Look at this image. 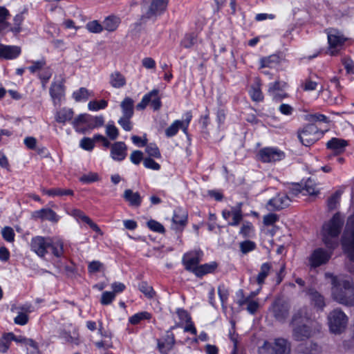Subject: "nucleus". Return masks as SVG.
Instances as JSON below:
<instances>
[{
	"label": "nucleus",
	"mask_w": 354,
	"mask_h": 354,
	"mask_svg": "<svg viewBox=\"0 0 354 354\" xmlns=\"http://www.w3.org/2000/svg\"><path fill=\"white\" fill-rule=\"evenodd\" d=\"M344 224V217L339 213L324 223L322 229V241L328 248L334 249L338 245V238Z\"/></svg>",
	"instance_id": "f257e3e1"
},
{
	"label": "nucleus",
	"mask_w": 354,
	"mask_h": 354,
	"mask_svg": "<svg viewBox=\"0 0 354 354\" xmlns=\"http://www.w3.org/2000/svg\"><path fill=\"white\" fill-rule=\"evenodd\" d=\"M332 295L338 303L347 306H354V285L351 279H338L334 277L332 280Z\"/></svg>",
	"instance_id": "f03ea898"
},
{
	"label": "nucleus",
	"mask_w": 354,
	"mask_h": 354,
	"mask_svg": "<svg viewBox=\"0 0 354 354\" xmlns=\"http://www.w3.org/2000/svg\"><path fill=\"white\" fill-rule=\"evenodd\" d=\"M304 309L299 310L294 314L291 321L293 326L292 337L296 341H304L313 335L312 328L306 323L307 318Z\"/></svg>",
	"instance_id": "7ed1b4c3"
},
{
	"label": "nucleus",
	"mask_w": 354,
	"mask_h": 354,
	"mask_svg": "<svg viewBox=\"0 0 354 354\" xmlns=\"http://www.w3.org/2000/svg\"><path fill=\"white\" fill-rule=\"evenodd\" d=\"M341 244L348 258L354 262V214L350 216L341 238Z\"/></svg>",
	"instance_id": "20e7f679"
},
{
	"label": "nucleus",
	"mask_w": 354,
	"mask_h": 354,
	"mask_svg": "<svg viewBox=\"0 0 354 354\" xmlns=\"http://www.w3.org/2000/svg\"><path fill=\"white\" fill-rule=\"evenodd\" d=\"M328 324L330 331L335 335L342 333L347 326L348 317L339 308H335L328 315Z\"/></svg>",
	"instance_id": "39448f33"
},
{
	"label": "nucleus",
	"mask_w": 354,
	"mask_h": 354,
	"mask_svg": "<svg viewBox=\"0 0 354 354\" xmlns=\"http://www.w3.org/2000/svg\"><path fill=\"white\" fill-rule=\"evenodd\" d=\"M168 0H144L145 13L140 17V24L147 19L161 15L167 8Z\"/></svg>",
	"instance_id": "423d86ee"
},
{
	"label": "nucleus",
	"mask_w": 354,
	"mask_h": 354,
	"mask_svg": "<svg viewBox=\"0 0 354 354\" xmlns=\"http://www.w3.org/2000/svg\"><path fill=\"white\" fill-rule=\"evenodd\" d=\"M323 135L324 132L319 131L318 127L314 124H308L298 131V138L300 142L306 147L313 145Z\"/></svg>",
	"instance_id": "0eeeda50"
},
{
	"label": "nucleus",
	"mask_w": 354,
	"mask_h": 354,
	"mask_svg": "<svg viewBox=\"0 0 354 354\" xmlns=\"http://www.w3.org/2000/svg\"><path fill=\"white\" fill-rule=\"evenodd\" d=\"M270 311L277 321L284 322L289 315L290 306L282 299H277L272 304Z\"/></svg>",
	"instance_id": "6e6552de"
},
{
	"label": "nucleus",
	"mask_w": 354,
	"mask_h": 354,
	"mask_svg": "<svg viewBox=\"0 0 354 354\" xmlns=\"http://www.w3.org/2000/svg\"><path fill=\"white\" fill-rule=\"evenodd\" d=\"M203 253L201 250H193L185 253L182 259V263L185 270L194 273L195 268H198L202 261Z\"/></svg>",
	"instance_id": "1a4fd4ad"
},
{
	"label": "nucleus",
	"mask_w": 354,
	"mask_h": 354,
	"mask_svg": "<svg viewBox=\"0 0 354 354\" xmlns=\"http://www.w3.org/2000/svg\"><path fill=\"white\" fill-rule=\"evenodd\" d=\"M158 93L159 91L158 89H153L145 95L141 102L136 105L137 110H144L149 103H151L153 110L157 111L160 109L162 104Z\"/></svg>",
	"instance_id": "9d476101"
},
{
	"label": "nucleus",
	"mask_w": 354,
	"mask_h": 354,
	"mask_svg": "<svg viewBox=\"0 0 354 354\" xmlns=\"http://www.w3.org/2000/svg\"><path fill=\"white\" fill-rule=\"evenodd\" d=\"M259 159L263 162H274L284 158V153L277 149L265 147L259 150Z\"/></svg>",
	"instance_id": "9b49d317"
},
{
	"label": "nucleus",
	"mask_w": 354,
	"mask_h": 354,
	"mask_svg": "<svg viewBox=\"0 0 354 354\" xmlns=\"http://www.w3.org/2000/svg\"><path fill=\"white\" fill-rule=\"evenodd\" d=\"M174 328L175 326L171 327L162 338L157 339V348L161 354H168L173 349L176 339L171 330Z\"/></svg>",
	"instance_id": "f8f14e48"
},
{
	"label": "nucleus",
	"mask_w": 354,
	"mask_h": 354,
	"mask_svg": "<svg viewBox=\"0 0 354 354\" xmlns=\"http://www.w3.org/2000/svg\"><path fill=\"white\" fill-rule=\"evenodd\" d=\"M330 258V254L324 248H317L308 257L309 264L311 268H317L326 264Z\"/></svg>",
	"instance_id": "ddd939ff"
},
{
	"label": "nucleus",
	"mask_w": 354,
	"mask_h": 354,
	"mask_svg": "<svg viewBox=\"0 0 354 354\" xmlns=\"http://www.w3.org/2000/svg\"><path fill=\"white\" fill-rule=\"evenodd\" d=\"M48 237L37 236L31 239L30 246L32 251L35 252L39 257H44L48 252L47 249L49 246Z\"/></svg>",
	"instance_id": "4468645a"
},
{
	"label": "nucleus",
	"mask_w": 354,
	"mask_h": 354,
	"mask_svg": "<svg viewBox=\"0 0 354 354\" xmlns=\"http://www.w3.org/2000/svg\"><path fill=\"white\" fill-rule=\"evenodd\" d=\"M290 199L286 194H278L275 197L270 199L267 203L268 209L279 211L289 206Z\"/></svg>",
	"instance_id": "2eb2a0df"
},
{
	"label": "nucleus",
	"mask_w": 354,
	"mask_h": 354,
	"mask_svg": "<svg viewBox=\"0 0 354 354\" xmlns=\"http://www.w3.org/2000/svg\"><path fill=\"white\" fill-rule=\"evenodd\" d=\"M188 214L187 212L181 207H177L174 211L172 222L176 225V230L182 231L187 224Z\"/></svg>",
	"instance_id": "dca6fc26"
},
{
	"label": "nucleus",
	"mask_w": 354,
	"mask_h": 354,
	"mask_svg": "<svg viewBox=\"0 0 354 354\" xmlns=\"http://www.w3.org/2000/svg\"><path fill=\"white\" fill-rule=\"evenodd\" d=\"M111 157L116 161H122L127 155V147L124 142H116L111 145Z\"/></svg>",
	"instance_id": "f3484780"
},
{
	"label": "nucleus",
	"mask_w": 354,
	"mask_h": 354,
	"mask_svg": "<svg viewBox=\"0 0 354 354\" xmlns=\"http://www.w3.org/2000/svg\"><path fill=\"white\" fill-rule=\"evenodd\" d=\"M21 53V48L17 46H7L0 44V59H13Z\"/></svg>",
	"instance_id": "a211bd4d"
},
{
	"label": "nucleus",
	"mask_w": 354,
	"mask_h": 354,
	"mask_svg": "<svg viewBox=\"0 0 354 354\" xmlns=\"http://www.w3.org/2000/svg\"><path fill=\"white\" fill-rule=\"evenodd\" d=\"M347 145L346 140L337 138H333L326 143L327 148L333 151L335 155L343 153Z\"/></svg>",
	"instance_id": "6ab92c4d"
},
{
	"label": "nucleus",
	"mask_w": 354,
	"mask_h": 354,
	"mask_svg": "<svg viewBox=\"0 0 354 354\" xmlns=\"http://www.w3.org/2000/svg\"><path fill=\"white\" fill-rule=\"evenodd\" d=\"M123 198L132 207H138L142 203V198L140 194L138 192H133L130 189L124 190Z\"/></svg>",
	"instance_id": "aec40b11"
},
{
	"label": "nucleus",
	"mask_w": 354,
	"mask_h": 354,
	"mask_svg": "<svg viewBox=\"0 0 354 354\" xmlns=\"http://www.w3.org/2000/svg\"><path fill=\"white\" fill-rule=\"evenodd\" d=\"M275 354H289L290 352V343L284 338H277L273 345Z\"/></svg>",
	"instance_id": "412c9836"
},
{
	"label": "nucleus",
	"mask_w": 354,
	"mask_h": 354,
	"mask_svg": "<svg viewBox=\"0 0 354 354\" xmlns=\"http://www.w3.org/2000/svg\"><path fill=\"white\" fill-rule=\"evenodd\" d=\"M345 38L343 36L338 35L335 33L330 32L328 34V42L330 48V54L333 55L335 54V50L331 49L337 48L344 44Z\"/></svg>",
	"instance_id": "4be33fe9"
},
{
	"label": "nucleus",
	"mask_w": 354,
	"mask_h": 354,
	"mask_svg": "<svg viewBox=\"0 0 354 354\" xmlns=\"http://www.w3.org/2000/svg\"><path fill=\"white\" fill-rule=\"evenodd\" d=\"M34 216L52 222H57L58 221V216L57 214L50 208H43L40 210L35 212Z\"/></svg>",
	"instance_id": "5701e85b"
},
{
	"label": "nucleus",
	"mask_w": 354,
	"mask_h": 354,
	"mask_svg": "<svg viewBox=\"0 0 354 354\" xmlns=\"http://www.w3.org/2000/svg\"><path fill=\"white\" fill-rule=\"evenodd\" d=\"M217 266V263L214 261L210 263L200 265L198 268H195L194 274L198 277H202L205 274L214 272Z\"/></svg>",
	"instance_id": "b1692460"
},
{
	"label": "nucleus",
	"mask_w": 354,
	"mask_h": 354,
	"mask_svg": "<svg viewBox=\"0 0 354 354\" xmlns=\"http://www.w3.org/2000/svg\"><path fill=\"white\" fill-rule=\"evenodd\" d=\"M271 269L272 264L270 263L266 262L261 266L259 272L255 278V281L259 286H262L265 283V279L269 275Z\"/></svg>",
	"instance_id": "393cba45"
},
{
	"label": "nucleus",
	"mask_w": 354,
	"mask_h": 354,
	"mask_svg": "<svg viewBox=\"0 0 354 354\" xmlns=\"http://www.w3.org/2000/svg\"><path fill=\"white\" fill-rule=\"evenodd\" d=\"M109 83L113 88H120L126 84V78L119 71H115L109 76Z\"/></svg>",
	"instance_id": "a878e982"
},
{
	"label": "nucleus",
	"mask_w": 354,
	"mask_h": 354,
	"mask_svg": "<svg viewBox=\"0 0 354 354\" xmlns=\"http://www.w3.org/2000/svg\"><path fill=\"white\" fill-rule=\"evenodd\" d=\"M64 93V84L62 82L59 84L53 83L51 84L50 88V95L55 103H56L57 101L59 102L61 100Z\"/></svg>",
	"instance_id": "bb28decb"
},
{
	"label": "nucleus",
	"mask_w": 354,
	"mask_h": 354,
	"mask_svg": "<svg viewBox=\"0 0 354 354\" xmlns=\"http://www.w3.org/2000/svg\"><path fill=\"white\" fill-rule=\"evenodd\" d=\"M311 303L317 308L322 310L326 306L324 297L315 290L308 292Z\"/></svg>",
	"instance_id": "cd10ccee"
},
{
	"label": "nucleus",
	"mask_w": 354,
	"mask_h": 354,
	"mask_svg": "<svg viewBox=\"0 0 354 354\" xmlns=\"http://www.w3.org/2000/svg\"><path fill=\"white\" fill-rule=\"evenodd\" d=\"M133 104L134 101L129 97H127L121 102L120 106L122 108V116L131 117L133 115Z\"/></svg>",
	"instance_id": "c85d7f7f"
},
{
	"label": "nucleus",
	"mask_w": 354,
	"mask_h": 354,
	"mask_svg": "<svg viewBox=\"0 0 354 354\" xmlns=\"http://www.w3.org/2000/svg\"><path fill=\"white\" fill-rule=\"evenodd\" d=\"M42 192L49 196H73V191L70 189L53 188L50 189H43Z\"/></svg>",
	"instance_id": "c756f323"
},
{
	"label": "nucleus",
	"mask_w": 354,
	"mask_h": 354,
	"mask_svg": "<svg viewBox=\"0 0 354 354\" xmlns=\"http://www.w3.org/2000/svg\"><path fill=\"white\" fill-rule=\"evenodd\" d=\"M120 23V18L115 16H109L103 21V29L112 32L117 29Z\"/></svg>",
	"instance_id": "7c9ffc66"
},
{
	"label": "nucleus",
	"mask_w": 354,
	"mask_h": 354,
	"mask_svg": "<svg viewBox=\"0 0 354 354\" xmlns=\"http://www.w3.org/2000/svg\"><path fill=\"white\" fill-rule=\"evenodd\" d=\"M93 95L94 93L93 91L84 87H81L79 90L74 91L73 93V97L76 102H80L82 100L86 101L89 97H93Z\"/></svg>",
	"instance_id": "2f4dec72"
},
{
	"label": "nucleus",
	"mask_w": 354,
	"mask_h": 354,
	"mask_svg": "<svg viewBox=\"0 0 354 354\" xmlns=\"http://www.w3.org/2000/svg\"><path fill=\"white\" fill-rule=\"evenodd\" d=\"M286 86V83L284 82L276 81L273 83H270L268 88V93L272 96L273 99H279L278 91H282V89Z\"/></svg>",
	"instance_id": "473e14b6"
},
{
	"label": "nucleus",
	"mask_w": 354,
	"mask_h": 354,
	"mask_svg": "<svg viewBox=\"0 0 354 354\" xmlns=\"http://www.w3.org/2000/svg\"><path fill=\"white\" fill-rule=\"evenodd\" d=\"M59 337L64 340L66 342L79 345L80 342L79 339V333L76 331H73V335L66 330H62L59 334Z\"/></svg>",
	"instance_id": "72a5a7b5"
},
{
	"label": "nucleus",
	"mask_w": 354,
	"mask_h": 354,
	"mask_svg": "<svg viewBox=\"0 0 354 354\" xmlns=\"http://www.w3.org/2000/svg\"><path fill=\"white\" fill-rule=\"evenodd\" d=\"M73 117V111L71 109H63L56 115V121L59 123H65L71 120Z\"/></svg>",
	"instance_id": "f704fd0d"
},
{
	"label": "nucleus",
	"mask_w": 354,
	"mask_h": 354,
	"mask_svg": "<svg viewBox=\"0 0 354 354\" xmlns=\"http://www.w3.org/2000/svg\"><path fill=\"white\" fill-rule=\"evenodd\" d=\"M10 16L9 10L4 6H0V33L10 27V24L6 21Z\"/></svg>",
	"instance_id": "c9c22d12"
},
{
	"label": "nucleus",
	"mask_w": 354,
	"mask_h": 354,
	"mask_svg": "<svg viewBox=\"0 0 354 354\" xmlns=\"http://www.w3.org/2000/svg\"><path fill=\"white\" fill-rule=\"evenodd\" d=\"M104 123V117L100 116H92L88 114V120L86 127L88 129H93L103 126Z\"/></svg>",
	"instance_id": "e433bc0d"
},
{
	"label": "nucleus",
	"mask_w": 354,
	"mask_h": 354,
	"mask_svg": "<svg viewBox=\"0 0 354 354\" xmlns=\"http://www.w3.org/2000/svg\"><path fill=\"white\" fill-rule=\"evenodd\" d=\"M241 203L239 204L238 207H232V221L229 222L228 225L231 226H237L239 225L243 219V214L241 211Z\"/></svg>",
	"instance_id": "4c0bfd02"
},
{
	"label": "nucleus",
	"mask_w": 354,
	"mask_h": 354,
	"mask_svg": "<svg viewBox=\"0 0 354 354\" xmlns=\"http://www.w3.org/2000/svg\"><path fill=\"white\" fill-rule=\"evenodd\" d=\"M49 246H48V248H50L52 253L56 257H60L64 252V245L63 243L61 241H57L55 242H53L51 239H49Z\"/></svg>",
	"instance_id": "58836bf2"
},
{
	"label": "nucleus",
	"mask_w": 354,
	"mask_h": 354,
	"mask_svg": "<svg viewBox=\"0 0 354 354\" xmlns=\"http://www.w3.org/2000/svg\"><path fill=\"white\" fill-rule=\"evenodd\" d=\"M151 318V314L147 312L142 311L138 313L133 316L130 317L129 322L133 325L138 324L142 320L150 319Z\"/></svg>",
	"instance_id": "ea45409f"
},
{
	"label": "nucleus",
	"mask_w": 354,
	"mask_h": 354,
	"mask_svg": "<svg viewBox=\"0 0 354 354\" xmlns=\"http://www.w3.org/2000/svg\"><path fill=\"white\" fill-rule=\"evenodd\" d=\"M196 35L194 32L188 33L181 40L180 46L185 48H189L196 43Z\"/></svg>",
	"instance_id": "a19ab883"
},
{
	"label": "nucleus",
	"mask_w": 354,
	"mask_h": 354,
	"mask_svg": "<svg viewBox=\"0 0 354 354\" xmlns=\"http://www.w3.org/2000/svg\"><path fill=\"white\" fill-rule=\"evenodd\" d=\"M138 289L149 299L153 298L156 295L153 287L149 286L146 281L140 282L138 285Z\"/></svg>",
	"instance_id": "79ce46f5"
},
{
	"label": "nucleus",
	"mask_w": 354,
	"mask_h": 354,
	"mask_svg": "<svg viewBox=\"0 0 354 354\" xmlns=\"http://www.w3.org/2000/svg\"><path fill=\"white\" fill-rule=\"evenodd\" d=\"M184 122H183L181 120H176L174 121L166 130H165V134L167 137H172L175 136L179 129H182V127H183Z\"/></svg>",
	"instance_id": "37998d69"
},
{
	"label": "nucleus",
	"mask_w": 354,
	"mask_h": 354,
	"mask_svg": "<svg viewBox=\"0 0 354 354\" xmlns=\"http://www.w3.org/2000/svg\"><path fill=\"white\" fill-rule=\"evenodd\" d=\"M100 180V178L99 175L95 172H89L86 174H84L80 178V181L86 184H89Z\"/></svg>",
	"instance_id": "c03bdc74"
},
{
	"label": "nucleus",
	"mask_w": 354,
	"mask_h": 354,
	"mask_svg": "<svg viewBox=\"0 0 354 354\" xmlns=\"http://www.w3.org/2000/svg\"><path fill=\"white\" fill-rule=\"evenodd\" d=\"M108 105V102L105 100L100 101L93 100L90 101L88 104V108L91 111H98L100 109H105Z\"/></svg>",
	"instance_id": "a18cd8bd"
},
{
	"label": "nucleus",
	"mask_w": 354,
	"mask_h": 354,
	"mask_svg": "<svg viewBox=\"0 0 354 354\" xmlns=\"http://www.w3.org/2000/svg\"><path fill=\"white\" fill-rule=\"evenodd\" d=\"M24 19L22 13L17 14L13 19L14 26L10 28V30L15 34H18L21 32V25Z\"/></svg>",
	"instance_id": "49530a36"
},
{
	"label": "nucleus",
	"mask_w": 354,
	"mask_h": 354,
	"mask_svg": "<svg viewBox=\"0 0 354 354\" xmlns=\"http://www.w3.org/2000/svg\"><path fill=\"white\" fill-rule=\"evenodd\" d=\"M250 94L253 101L261 102L263 100V95L259 84L251 87Z\"/></svg>",
	"instance_id": "de8ad7c7"
},
{
	"label": "nucleus",
	"mask_w": 354,
	"mask_h": 354,
	"mask_svg": "<svg viewBox=\"0 0 354 354\" xmlns=\"http://www.w3.org/2000/svg\"><path fill=\"white\" fill-rule=\"evenodd\" d=\"M279 62V57L276 55H272L267 57H263L261 59V66L262 68L272 67L273 64H277Z\"/></svg>",
	"instance_id": "09e8293b"
},
{
	"label": "nucleus",
	"mask_w": 354,
	"mask_h": 354,
	"mask_svg": "<svg viewBox=\"0 0 354 354\" xmlns=\"http://www.w3.org/2000/svg\"><path fill=\"white\" fill-rule=\"evenodd\" d=\"M145 151L150 157L156 158L161 157L158 147L153 143L146 145Z\"/></svg>",
	"instance_id": "8fccbe9b"
},
{
	"label": "nucleus",
	"mask_w": 354,
	"mask_h": 354,
	"mask_svg": "<svg viewBox=\"0 0 354 354\" xmlns=\"http://www.w3.org/2000/svg\"><path fill=\"white\" fill-rule=\"evenodd\" d=\"M86 28L89 32L93 33H100L103 30L102 25H101L97 20H93L87 23Z\"/></svg>",
	"instance_id": "3c124183"
},
{
	"label": "nucleus",
	"mask_w": 354,
	"mask_h": 354,
	"mask_svg": "<svg viewBox=\"0 0 354 354\" xmlns=\"http://www.w3.org/2000/svg\"><path fill=\"white\" fill-rule=\"evenodd\" d=\"M253 225L250 222L245 221L240 229L239 234L242 235L243 238L249 237L253 232Z\"/></svg>",
	"instance_id": "603ef678"
},
{
	"label": "nucleus",
	"mask_w": 354,
	"mask_h": 354,
	"mask_svg": "<svg viewBox=\"0 0 354 354\" xmlns=\"http://www.w3.org/2000/svg\"><path fill=\"white\" fill-rule=\"evenodd\" d=\"M147 227L152 231L163 234L165 232L164 226L155 220H150L147 223Z\"/></svg>",
	"instance_id": "864d4df0"
},
{
	"label": "nucleus",
	"mask_w": 354,
	"mask_h": 354,
	"mask_svg": "<svg viewBox=\"0 0 354 354\" xmlns=\"http://www.w3.org/2000/svg\"><path fill=\"white\" fill-rule=\"evenodd\" d=\"M340 196L341 193L339 191H337L328 198L327 205L330 210H333L336 208L337 205L339 203Z\"/></svg>",
	"instance_id": "5fc2aeb1"
},
{
	"label": "nucleus",
	"mask_w": 354,
	"mask_h": 354,
	"mask_svg": "<svg viewBox=\"0 0 354 354\" xmlns=\"http://www.w3.org/2000/svg\"><path fill=\"white\" fill-rule=\"evenodd\" d=\"M115 297V292H104L102 294V297L100 299V303L101 304L104 306L109 305L112 303V301L114 300Z\"/></svg>",
	"instance_id": "6e6d98bb"
},
{
	"label": "nucleus",
	"mask_w": 354,
	"mask_h": 354,
	"mask_svg": "<svg viewBox=\"0 0 354 354\" xmlns=\"http://www.w3.org/2000/svg\"><path fill=\"white\" fill-rule=\"evenodd\" d=\"M10 337L8 336V333L3 335L2 337L0 338V352L5 353L8 351L10 346Z\"/></svg>",
	"instance_id": "4d7b16f0"
},
{
	"label": "nucleus",
	"mask_w": 354,
	"mask_h": 354,
	"mask_svg": "<svg viewBox=\"0 0 354 354\" xmlns=\"http://www.w3.org/2000/svg\"><path fill=\"white\" fill-rule=\"evenodd\" d=\"M87 120L88 114H80L73 121V124L77 131L83 132V131L81 129H80L79 126L82 124H84L86 125Z\"/></svg>",
	"instance_id": "13d9d810"
},
{
	"label": "nucleus",
	"mask_w": 354,
	"mask_h": 354,
	"mask_svg": "<svg viewBox=\"0 0 354 354\" xmlns=\"http://www.w3.org/2000/svg\"><path fill=\"white\" fill-rule=\"evenodd\" d=\"M255 248L256 244L252 241H244L240 243V250L243 254H247L254 250Z\"/></svg>",
	"instance_id": "bf43d9fd"
},
{
	"label": "nucleus",
	"mask_w": 354,
	"mask_h": 354,
	"mask_svg": "<svg viewBox=\"0 0 354 354\" xmlns=\"http://www.w3.org/2000/svg\"><path fill=\"white\" fill-rule=\"evenodd\" d=\"M106 133L112 140H115L119 135L118 129L113 124H108L106 127Z\"/></svg>",
	"instance_id": "052dcab7"
},
{
	"label": "nucleus",
	"mask_w": 354,
	"mask_h": 354,
	"mask_svg": "<svg viewBox=\"0 0 354 354\" xmlns=\"http://www.w3.org/2000/svg\"><path fill=\"white\" fill-rule=\"evenodd\" d=\"M3 238L8 242H13L15 240V232L12 227H5L1 232Z\"/></svg>",
	"instance_id": "680f3d73"
},
{
	"label": "nucleus",
	"mask_w": 354,
	"mask_h": 354,
	"mask_svg": "<svg viewBox=\"0 0 354 354\" xmlns=\"http://www.w3.org/2000/svg\"><path fill=\"white\" fill-rule=\"evenodd\" d=\"M94 138L93 139L84 137L80 141V147L86 150L91 151L94 148Z\"/></svg>",
	"instance_id": "e2e57ef3"
},
{
	"label": "nucleus",
	"mask_w": 354,
	"mask_h": 354,
	"mask_svg": "<svg viewBox=\"0 0 354 354\" xmlns=\"http://www.w3.org/2000/svg\"><path fill=\"white\" fill-rule=\"evenodd\" d=\"M274 353L273 345L267 341H265L263 345L259 348V354H275Z\"/></svg>",
	"instance_id": "0e129e2a"
},
{
	"label": "nucleus",
	"mask_w": 354,
	"mask_h": 354,
	"mask_svg": "<svg viewBox=\"0 0 354 354\" xmlns=\"http://www.w3.org/2000/svg\"><path fill=\"white\" fill-rule=\"evenodd\" d=\"M104 265L99 261H93L88 266V271L89 273H95L102 270Z\"/></svg>",
	"instance_id": "69168bd1"
},
{
	"label": "nucleus",
	"mask_w": 354,
	"mask_h": 354,
	"mask_svg": "<svg viewBox=\"0 0 354 354\" xmlns=\"http://www.w3.org/2000/svg\"><path fill=\"white\" fill-rule=\"evenodd\" d=\"M143 165L146 168L153 170H159L160 165L151 158H146L143 160Z\"/></svg>",
	"instance_id": "338daca9"
},
{
	"label": "nucleus",
	"mask_w": 354,
	"mask_h": 354,
	"mask_svg": "<svg viewBox=\"0 0 354 354\" xmlns=\"http://www.w3.org/2000/svg\"><path fill=\"white\" fill-rule=\"evenodd\" d=\"M131 118V117L122 116L118 120L119 124L127 131H129L132 129V125L130 121Z\"/></svg>",
	"instance_id": "774afa93"
}]
</instances>
